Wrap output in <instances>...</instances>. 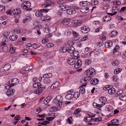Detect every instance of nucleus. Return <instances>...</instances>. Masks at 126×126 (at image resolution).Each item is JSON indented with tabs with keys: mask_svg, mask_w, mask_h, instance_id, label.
I'll return each mask as SVG.
<instances>
[{
	"mask_svg": "<svg viewBox=\"0 0 126 126\" xmlns=\"http://www.w3.org/2000/svg\"><path fill=\"white\" fill-rule=\"evenodd\" d=\"M99 100L100 103H102L101 104H97L95 103H94L93 105L94 107L95 108H96L99 109L101 108L102 106L105 104V103L107 101L106 98L105 97L103 96L100 97Z\"/></svg>",
	"mask_w": 126,
	"mask_h": 126,
	"instance_id": "obj_1",
	"label": "nucleus"
},
{
	"mask_svg": "<svg viewBox=\"0 0 126 126\" xmlns=\"http://www.w3.org/2000/svg\"><path fill=\"white\" fill-rule=\"evenodd\" d=\"M31 3L29 1H25L21 5V7L22 9H24L26 11H30L32 9L29 8L31 6Z\"/></svg>",
	"mask_w": 126,
	"mask_h": 126,
	"instance_id": "obj_2",
	"label": "nucleus"
},
{
	"mask_svg": "<svg viewBox=\"0 0 126 126\" xmlns=\"http://www.w3.org/2000/svg\"><path fill=\"white\" fill-rule=\"evenodd\" d=\"M71 43V45L68 43L69 42H68V43L69 46L68 47L67 51L68 53H70V55L71 56H73L74 57H76V56L75 54V48L73 47L72 46V44H71L73 43L72 42H70L69 43Z\"/></svg>",
	"mask_w": 126,
	"mask_h": 126,
	"instance_id": "obj_3",
	"label": "nucleus"
},
{
	"mask_svg": "<svg viewBox=\"0 0 126 126\" xmlns=\"http://www.w3.org/2000/svg\"><path fill=\"white\" fill-rule=\"evenodd\" d=\"M38 83L39 87L37 90H35L34 92V93L36 94H39L42 92L43 90L45 89L46 88L45 85L41 84L40 82H39Z\"/></svg>",
	"mask_w": 126,
	"mask_h": 126,
	"instance_id": "obj_4",
	"label": "nucleus"
},
{
	"mask_svg": "<svg viewBox=\"0 0 126 126\" xmlns=\"http://www.w3.org/2000/svg\"><path fill=\"white\" fill-rule=\"evenodd\" d=\"M91 79V78L89 77H87L83 78L80 80V82L83 84L82 86H84L86 85L87 83Z\"/></svg>",
	"mask_w": 126,
	"mask_h": 126,
	"instance_id": "obj_5",
	"label": "nucleus"
},
{
	"mask_svg": "<svg viewBox=\"0 0 126 126\" xmlns=\"http://www.w3.org/2000/svg\"><path fill=\"white\" fill-rule=\"evenodd\" d=\"M19 79L17 78H15L11 80V83L9 82L8 84L9 87L11 88L16 85L19 82Z\"/></svg>",
	"mask_w": 126,
	"mask_h": 126,
	"instance_id": "obj_6",
	"label": "nucleus"
},
{
	"mask_svg": "<svg viewBox=\"0 0 126 126\" xmlns=\"http://www.w3.org/2000/svg\"><path fill=\"white\" fill-rule=\"evenodd\" d=\"M95 73V70L92 68H89L85 72V74L88 76L94 74Z\"/></svg>",
	"mask_w": 126,
	"mask_h": 126,
	"instance_id": "obj_7",
	"label": "nucleus"
},
{
	"mask_svg": "<svg viewBox=\"0 0 126 126\" xmlns=\"http://www.w3.org/2000/svg\"><path fill=\"white\" fill-rule=\"evenodd\" d=\"M72 25L73 27H76L79 26L82 23V21L81 20H73L72 22Z\"/></svg>",
	"mask_w": 126,
	"mask_h": 126,
	"instance_id": "obj_8",
	"label": "nucleus"
},
{
	"mask_svg": "<svg viewBox=\"0 0 126 126\" xmlns=\"http://www.w3.org/2000/svg\"><path fill=\"white\" fill-rule=\"evenodd\" d=\"M76 58L77 59V61L74 65V67L75 68L77 69L80 67L82 64V62L81 60H77L78 57H76Z\"/></svg>",
	"mask_w": 126,
	"mask_h": 126,
	"instance_id": "obj_9",
	"label": "nucleus"
},
{
	"mask_svg": "<svg viewBox=\"0 0 126 126\" xmlns=\"http://www.w3.org/2000/svg\"><path fill=\"white\" fill-rule=\"evenodd\" d=\"M91 3L88 1H82L79 3L80 5L82 7H88L90 4Z\"/></svg>",
	"mask_w": 126,
	"mask_h": 126,
	"instance_id": "obj_10",
	"label": "nucleus"
},
{
	"mask_svg": "<svg viewBox=\"0 0 126 126\" xmlns=\"http://www.w3.org/2000/svg\"><path fill=\"white\" fill-rule=\"evenodd\" d=\"M63 97L61 95H58L56 96L55 99L53 100V102L54 103H56L57 102L63 101Z\"/></svg>",
	"mask_w": 126,
	"mask_h": 126,
	"instance_id": "obj_11",
	"label": "nucleus"
},
{
	"mask_svg": "<svg viewBox=\"0 0 126 126\" xmlns=\"http://www.w3.org/2000/svg\"><path fill=\"white\" fill-rule=\"evenodd\" d=\"M76 58L75 59L72 58L68 59L67 61V63L70 65H74L76 63L77 60Z\"/></svg>",
	"mask_w": 126,
	"mask_h": 126,
	"instance_id": "obj_12",
	"label": "nucleus"
},
{
	"mask_svg": "<svg viewBox=\"0 0 126 126\" xmlns=\"http://www.w3.org/2000/svg\"><path fill=\"white\" fill-rule=\"evenodd\" d=\"M81 110L79 108H77L76 109L73 114L75 115L76 117H79L81 116V115L80 113L81 111Z\"/></svg>",
	"mask_w": 126,
	"mask_h": 126,
	"instance_id": "obj_13",
	"label": "nucleus"
},
{
	"mask_svg": "<svg viewBox=\"0 0 126 126\" xmlns=\"http://www.w3.org/2000/svg\"><path fill=\"white\" fill-rule=\"evenodd\" d=\"M99 82L98 79L96 78L93 79L90 81V83L92 85H97Z\"/></svg>",
	"mask_w": 126,
	"mask_h": 126,
	"instance_id": "obj_14",
	"label": "nucleus"
},
{
	"mask_svg": "<svg viewBox=\"0 0 126 126\" xmlns=\"http://www.w3.org/2000/svg\"><path fill=\"white\" fill-rule=\"evenodd\" d=\"M118 35V32L116 31H113L109 34V35L111 37H114L115 38L117 37Z\"/></svg>",
	"mask_w": 126,
	"mask_h": 126,
	"instance_id": "obj_15",
	"label": "nucleus"
},
{
	"mask_svg": "<svg viewBox=\"0 0 126 126\" xmlns=\"http://www.w3.org/2000/svg\"><path fill=\"white\" fill-rule=\"evenodd\" d=\"M48 11V10L44 9L40 10L39 11V16H44L46 14V13Z\"/></svg>",
	"mask_w": 126,
	"mask_h": 126,
	"instance_id": "obj_16",
	"label": "nucleus"
},
{
	"mask_svg": "<svg viewBox=\"0 0 126 126\" xmlns=\"http://www.w3.org/2000/svg\"><path fill=\"white\" fill-rule=\"evenodd\" d=\"M105 45L106 48H109L112 46V43L110 40L108 41L105 43Z\"/></svg>",
	"mask_w": 126,
	"mask_h": 126,
	"instance_id": "obj_17",
	"label": "nucleus"
},
{
	"mask_svg": "<svg viewBox=\"0 0 126 126\" xmlns=\"http://www.w3.org/2000/svg\"><path fill=\"white\" fill-rule=\"evenodd\" d=\"M70 22V19L67 18L63 20L61 22V23L64 25H67L69 24Z\"/></svg>",
	"mask_w": 126,
	"mask_h": 126,
	"instance_id": "obj_18",
	"label": "nucleus"
},
{
	"mask_svg": "<svg viewBox=\"0 0 126 126\" xmlns=\"http://www.w3.org/2000/svg\"><path fill=\"white\" fill-rule=\"evenodd\" d=\"M81 31L84 33H86L89 31V29L87 27L82 26L81 28Z\"/></svg>",
	"mask_w": 126,
	"mask_h": 126,
	"instance_id": "obj_19",
	"label": "nucleus"
},
{
	"mask_svg": "<svg viewBox=\"0 0 126 126\" xmlns=\"http://www.w3.org/2000/svg\"><path fill=\"white\" fill-rule=\"evenodd\" d=\"M118 121V120L116 119H114L112 120L111 121V123L112 124V125L118 126L119 125V124H118L119 123Z\"/></svg>",
	"mask_w": 126,
	"mask_h": 126,
	"instance_id": "obj_20",
	"label": "nucleus"
},
{
	"mask_svg": "<svg viewBox=\"0 0 126 126\" xmlns=\"http://www.w3.org/2000/svg\"><path fill=\"white\" fill-rule=\"evenodd\" d=\"M72 33L74 38L75 41H76L78 40L79 39V34L74 31L72 32Z\"/></svg>",
	"mask_w": 126,
	"mask_h": 126,
	"instance_id": "obj_21",
	"label": "nucleus"
},
{
	"mask_svg": "<svg viewBox=\"0 0 126 126\" xmlns=\"http://www.w3.org/2000/svg\"><path fill=\"white\" fill-rule=\"evenodd\" d=\"M88 7H84L81 9V11L83 13H87L89 11Z\"/></svg>",
	"mask_w": 126,
	"mask_h": 126,
	"instance_id": "obj_22",
	"label": "nucleus"
},
{
	"mask_svg": "<svg viewBox=\"0 0 126 126\" xmlns=\"http://www.w3.org/2000/svg\"><path fill=\"white\" fill-rule=\"evenodd\" d=\"M120 48L119 47L118 45H116L114 48L113 50V54H115V55L117 54V53L118 51Z\"/></svg>",
	"mask_w": 126,
	"mask_h": 126,
	"instance_id": "obj_23",
	"label": "nucleus"
},
{
	"mask_svg": "<svg viewBox=\"0 0 126 126\" xmlns=\"http://www.w3.org/2000/svg\"><path fill=\"white\" fill-rule=\"evenodd\" d=\"M17 38V36L16 35H13L12 36H10L9 38L11 41H15L16 40Z\"/></svg>",
	"mask_w": 126,
	"mask_h": 126,
	"instance_id": "obj_24",
	"label": "nucleus"
},
{
	"mask_svg": "<svg viewBox=\"0 0 126 126\" xmlns=\"http://www.w3.org/2000/svg\"><path fill=\"white\" fill-rule=\"evenodd\" d=\"M10 49L9 52L13 54L15 53V48L13 45H11L10 46Z\"/></svg>",
	"mask_w": 126,
	"mask_h": 126,
	"instance_id": "obj_25",
	"label": "nucleus"
},
{
	"mask_svg": "<svg viewBox=\"0 0 126 126\" xmlns=\"http://www.w3.org/2000/svg\"><path fill=\"white\" fill-rule=\"evenodd\" d=\"M116 91L115 89L112 88H111L108 89V92L110 94H112L115 93Z\"/></svg>",
	"mask_w": 126,
	"mask_h": 126,
	"instance_id": "obj_26",
	"label": "nucleus"
},
{
	"mask_svg": "<svg viewBox=\"0 0 126 126\" xmlns=\"http://www.w3.org/2000/svg\"><path fill=\"white\" fill-rule=\"evenodd\" d=\"M65 98L66 99L68 100H70L72 99L73 98V94H68L65 96Z\"/></svg>",
	"mask_w": 126,
	"mask_h": 126,
	"instance_id": "obj_27",
	"label": "nucleus"
},
{
	"mask_svg": "<svg viewBox=\"0 0 126 126\" xmlns=\"http://www.w3.org/2000/svg\"><path fill=\"white\" fill-rule=\"evenodd\" d=\"M52 74L51 73H47L44 74L43 76V78L44 79L49 78L52 77Z\"/></svg>",
	"mask_w": 126,
	"mask_h": 126,
	"instance_id": "obj_28",
	"label": "nucleus"
},
{
	"mask_svg": "<svg viewBox=\"0 0 126 126\" xmlns=\"http://www.w3.org/2000/svg\"><path fill=\"white\" fill-rule=\"evenodd\" d=\"M111 19V18L108 16H106L103 19V22H107L110 21Z\"/></svg>",
	"mask_w": 126,
	"mask_h": 126,
	"instance_id": "obj_29",
	"label": "nucleus"
},
{
	"mask_svg": "<svg viewBox=\"0 0 126 126\" xmlns=\"http://www.w3.org/2000/svg\"><path fill=\"white\" fill-rule=\"evenodd\" d=\"M33 68V67L32 66L30 65L29 66H27L25 67H24L23 68V71H30Z\"/></svg>",
	"mask_w": 126,
	"mask_h": 126,
	"instance_id": "obj_30",
	"label": "nucleus"
},
{
	"mask_svg": "<svg viewBox=\"0 0 126 126\" xmlns=\"http://www.w3.org/2000/svg\"><path fill=\"white\" fill-rule=\"evenodd\" d=\"M30 15L27 14L26 16L27 17L23 19V22L24 23H25L28 20H30L31 19V18L30 17Z\"/></svg>",
	"mask_w": 126,
	"mask_h": 126,
	"instance_id": "obj_31",
	"label": "nucleus"
},
{
	"mask_svg": "<svg viewBox=\"0 0 126 126\" xmlns=\"http://www.w3.org/2000/svg\"><path fill=\"white\" fill-rule=\"evenodd\" d=\"M68 47H61L60 49V52L62 53H65L67 52Z\"/></svg>",
	"mask_w": 126,
	"mask_h": 126,
	"instance_id": "obj_32",
	"label": "nucleus"
},
{
	"mask_svg": "<svg viewBox=\"0 0 126 126\" xmlns=\"http://www.w3.org/2000/svg\"><path fill=\"white\" fill-rule=\"evenodd\" d=\"M58 82H55L51 86L50 89H52L57 87L58 86Z\"/></svg>",
	"mask_w": 126,
	"mask_h": 126,
	"instance_id": "obj_33",
	"label": "nucleus"
},
{
	"mask_svg": "<svg viewBox=\"0 0 126 126\" xmlns=\"http://www.w3.org/2000/svg\"><path fill=\"white\" fill-rule=\"evenodd\" d=\"M51 98L50 97H48L46 98L44 101V103L46 105L51 100Z\"/></svg>",
	"mask_w": 126,
	"mask_h": 126,
	"instance_id": "obj_34",
	"label": "nucleus"
},
{
	"mask_svg": "<svg viewBox=\"0 0 126 126\" xmlns=\"http://www.w3.org/2000/svg\"><path fill=\"white\" fill-rule=\"evenodd\" d=\"M64 102L63 101L58 102L57 103V106L59 107L60 109H62V105L64 104Z\"/></svg>",
	"mask_w": 126,
	"mask_h": 126,
	"instance_id": "obj_35",
	"label": "nucleus"
},
{
	"mask_svg": "<svg viewBox=\"0 0 126 126\" xmlns=\"http://www.w3.org/2000/svg\"><path fill=\"white\" fill-rule=\"evenodd\" d=\"M3 67L5 69V71H7L10 68L11 65L10 64H7L4 65Z\"/></svg>",
	"mask_w": 126,
	"mask_h": 126,
	"instance_id": "obj_36",
	"label": "nucleus"
},
{
	"mask_svg": "<svg viewBox=\"0 0 126 126\" xmlns=\"http://www.w3.org/2000/svg\"><path fill=\"white\" fill-rule=\"evenodd\" d=\"M119 99L122 101L126 100V96L123 94L119 97Z\"/></svg>",
	"mask_w": 126,
	"mask_h": 126,
	"instance_id": "obj_37",
	"label": "nucleus"
},
{
	"mask_svg": "<svg viewBox=\"0 0 126 126\" xmlns=\"http://www.w3.org/2000/svg\"><path fill=\"white\" fill-rule=\"evenodd\" d=\"M119 9L117 8V7L115 6V7H113L112 11V13H115V15L117 13V12L118 11Z\"/></svg>",
	"mask_w": 126,
	"mask_h": 126,
	"instance_id": "obj_38",
	"label": "nucleus"
},
{
	"mask_svg": "<svg viewBox=\"0 0 126 126\" xmlns=\"http://www.w3.org/2000/svg\"><path fill=\"white\" fill-rule=\"evenodd\" d=\"M43 82L45 83L48 84L50 82L51 80L49 78L43 79Z\"/></svg>",
	"mask_w": 126,
	"mask_h": 126,
	"instance_id": "obj_39",
	"label": "nucleus"
},
{
	"mask_svg": "<svg viewBox=\"0 0 126 126\" xmlns=\"http://www.w3.org/2000/svg\"><path fill=\"white\" fill-rule=\"evenodd\" d=\"M119 62L118 60L116 59L114 60L112 62V64L113 65L116 66L119 64Z\"/></svg>",
	"mask_w": 126,
	"mask_h": 126,
	"instance_id": "obj_40",
	"label": "nucleus"
},
{
	"mask_svg": "<svg viewBox=\"0 0 126 126\" xmlns=\"http://www.w3.org/2000/svg\"><path fill=\"white\" fill-rule=\"evenodd\" d=\"M80 95L79 92H76L74 93L73 94V97L75 98H77L79 97Z\"/></svg>",
	"mask_w": 126,
	"mask_h": 126,
	"instance_id": "obj_41",
	"label": "nucleus"
},
{
	"mask_svg": "<svg viewBox=\"0 0 126 126\" xmlns=\"http://www.w3.org/2000/svg\"><path fill=\"white\" fill-rule=\"evenodd\" d=\"M84 121H86L87 122H92V119L90 116L88 117H85L84 118Z\"/></svg>",
	"mask_w": 126,
	"mask_h": 126,
	"instance_id": "obj_42",
	"label": "nucleus"
},
{
	"mask_svg": "<svg viewBox=\"0 0 126 126\" xmlns=\"http://www.w3.org/2000/svg\"><path fill=\"white\" fill-rule=\"evenodd\" d=\"M126 10V7H122L120 10L118 12V15H119V13H121V14H122V13H123V12L125 10Z\"/></svg>",
	"mask_w": 126,
	"mask_h": 126,
	"instance_id": "obj_43",
	"label": "nucleus"
},
{
	"mask_svg": "<svg viewBox=\"0 0 126 126\" xmlns=\"http://www.w3.org/2000/svg\"><path fill=\"white\" fill-rule=\"evenodd\" d=\"M94 54L95 55H98L100 54V50L98 49H95L94 50Z\"/></svg>",
	"mask_w": 126,
	"mask_h": 126,
	"instance_id": "obj_44",
	"label": "nucleus"
},
{
	"mask_svg": "<svg viewBox=\"0 0 126 126\" xmlns=\"http://www.w3.org/2000/svg\"><path fill=\"white\" fill-rule=\"evenodd\" d=\"M85 88L82 87H80V88L79 90V93L81 94H83L85 93Z\"/></svg>",
	"mask_w": 126,
	"mask_h": 126,
	"instance_id": "obj_45",
	"label": "nucleus"
},
{
	"mask_svg": "<svg viewBox=\"0 0 126 126\" xmlns=\"http://www.w3.org/2000/svg\"><path fill=\"white\" fill-rule=\"evenodd\" d=\"M54 45L52 43H50L46 44L45 47L47 48H50L54 46Z\"/></svg>",
	"mask_w": 126,
	"mask_h": 126,
	"instance_id": "obj_46",
	"label": "nucleus"
},
{
	"mask_svg": "<svg viewBox=\"0 0 126 126\" xmlns=\"http://www.w3.org/2000/svg\"><path fill=\"white\" fill-rule=\"evenodd\" d=\"M122 69L120 68H118L115 69L114 71V73L115 74H116L120 73Z\"/></svg>",
	"mask_w": 126,
	"mask_h": 126,
	"instance_id": "obj_47",
	"label": "nucleus"
},
{
	"mask_svg": "<svg viewBox=\"0 0 126 126\" xmlns=\"http://www.w3.org/2000/svg\"><path fill=\"white\" fill-rule=\"evenodd\" d=\"M121 3L120 1L117 0L113 1V3L114 5H120Z\"/></svg>",
	"mask_w": 126,
	"mask_h": 126,
	"instance_id": "obj_48",
	"label": "nucleus"
},
{
	"mask_svg": "<svg viewBox=\"0 0 126 126\" xmlns=\"http://www.w3.org/2000/svg\"><path fill=\"white\" fill-rule=\"evenodd\" d=\"M111 87L112 86L111 85H106L103 87V89L105 91L108 90L109 88Z\"/></svg>",
	"mask_w": 126,
	"mask_h": 126,
	"instance_id": "obj_49",
	"label": "nucleus"
},
{
	"mask_svg": "<svg viewBox=\"0 0 126 126\" xmlns=\"http://www.w3.org/2000/svg\"><path fill=\"white\" fill-rule=\"evenodd\" d=\"M112 79V80L114 82L116 81L118 79V78L117 76L116 75H114L113 76Z\"/></svg>",
	"mask_w": 126,
	"mask_h": 126,
	"instance_id": "obj_50",
	"label": "nucleus"
},
{
	"mask_svg": "<svg viewBox=\"0 0 126 126\" xmlns=\"http://www.w3.org/2000/svg\"><path fill=\"white\" fill-rule=\"evenodd\" d=\"M98 3V1L97 0H92L91 2V4L93 6L94 5H96Z\"/></svg>",
	"mask_w": 126,
	"mask_h": 126,
	"instance_id": "obj_51",
	"label": "nucleus"
},
{
	"mask_svg": "<svg viewBox=\"0 0 126 126\" xmlns=\"http://www.w3.org/2000/svg\"><path fill=\"white\" fill-rule=\"evenodd\" d=\"M85 64L86 65H89L91 63L92 61L91 60L86 59L85 60Z\"/></svg>",
	"mask_w": 126,
	"mask_h": 126,
	"instance_id": "obj_52",
	"label": "nucleus"
},
{
	"mask_svg": "<svg viewBox=\"0 0 126 126\" xmlns=\"http://www.w3.org/2000/svg\"><path fill=\"white\" fill-rule=\"evenodd\" d=\"M59 7L62 10H66V6H64L63 5H61L60 6H59Z\"/></svg>",
	"mask_w": 126,
	"mask_h": 126,
	"instance_id": "obj_53",
	"label": "nucleus"
},
{
	"mask_svg": "<svg viewBox=\"0 0 126 126\" xmlns=\"http://www.w3.org/2000/svg\"><path fill=\"white\" fill-rule=\"evenodd\" d=\"M46 14L44 16H42L41 17V19L43 21H45L46 20L48 19L47 18V17L46 16Z\"/></svg>",
	"mask_w": 126,
	"mask_h": 126,
	"instance_id": "obj_54",
	"label": "nucleus"
},
{
	"mask_svg": "<svg viewBox=\"0 0 126 126\" xmlns=\"http://www.w3.org/2000/svg\"><path fill=\"white\" fill-rule=\"evenodd\" d=\"M55 117H48L46 118V119L47 121H51L53 120L55 118Z\"/></svg>",
	"mask_w": 126,
	"mask_h": 126,
	"instance_id": "obj_55",
	"label": "nucleus"
},
{
	"mask_svg": "<svg viewBox=\"0 0 126 126\" xmlns=\"http://www.w3.org/2000/svg\"><path fill=\"white\" fill-rule=\"evenodd\" d=\"M45 3L47 5L48 7L51 5V2L49 0L45 1Z\"/></svg>",
	"mask_w": 126,
	"mask_h": 126,
	"instance_id": "obj_56",
	"label": "nucleus"
},
{
	"mask_svg": "<svg viewBox=\"0 0 126 126\" xmlns=\"http://www.w3.org/2000/svg\"><path fill=\"white\" fill-rule=\"evenodd\" d=\"M72 8L75 10H78L80 9V8L75 4H73L72 6Z\"/></svg>",
	"mask_w": 126,
	"mask_h": 126,
	"instance_id": "obj_57",
	"label": "nucleus"
},
{
	"mask_svg": "<svg viewBox=\"0 0 126 126\" xmlns=\"http://www.w3.org/2000/svg\"><path fill=\"white\" fill-rule=\"evenodd\" d=\"M100 24V22L98 21H94L93 23V25L97 26L99 25Z\"/></svg>",
	"mask_w": 126,
	"mask_h": 126,
	"instance_id": "obj_58",
	"label": "nucleus"
},
{
	"mask_svg": "<svg viewBox=\"0 0 126 126\" xmlns=\"http://www.w3.org/2000/svg\"><path fill=\"white\" fill-rule=\"evenodd\" d=\"M65 2L64 0H57V2L59 4H63Z\"/></svg>",
	"mask_w": 126,
	"mask_h": 126,
	"instance_id": "obj_59",
	"label": "nucleus"
},
{
	"mask_svg": "<svg viewBox=\"0 0 126 126\" xmlns=\"http://www.w3.org/2000/svg\"><path fill=\"white\" fill-rule=\"evenodd\" d=\"M21 10L20 9H18V10L17 9V16H18V17H20V16L19 14H20L21 12Z\"/></svg>",
	"mask_w": 126,
	"mask_h": 126,
	"instance_id": "obj_60",
	"label": "nucleus"
},
{
	"mask_svg": "<svg viewBox=\"0 0 126 126\" xmlns=\"http://www.w3.org/2000/svg\"><path fill=\"white\" fill-rule=\"evenodd\" d=\"M107 109L110 112H112L113 109V108L110 106H109Z\"/></svg>",
	"mask_w": 126,
	"mask_h": 126,
	"instance_id": "obj_61",
	"label": "nucleus"
},
{
	"mask_svg": "<svg viewBox=\"0 0 126 126\" xmlns=\"http://www.w3.org/2000/svg\"><path fill=\"white\" fill-rule=\"evenodd\" d=\"M23 32V30L21 28H18L17 30V32L20 34L21 33Z\"/></svg>",
	"mask_w": 126,
	"mask_h": 126,
	"instance_id": "obj_62",
	"label": "nucleus"
},
{
	"mask_svg": "<svg viewBox=\"0 0 126 126\" xmlns=\"http://www.w3.org/2000/svg\"><path fill=\"white\" fill-rule=\"evenodd\" d=\"M67 13L69 15L72 14V9H68L66 10Z\"/></svg>",
	"mask_w": 126,
	"mask_h": 126,
	"instance_id": "obj_63",
	"label": "nucleus"
},
{
	"mask_svg": "<svg viewBox=\"0 0 126 126\" xmlns=\"http://www.w3.org/2000/svg\"><path fill=\"white\" fill-rule=\"evenodd\" d=\"M37 116L39 117L45 118L46 117V115L44 114L41 115L38 114L37 115Z\"/></svg>",
	"mask_w": 126,
	"mask_h": 126,
	"instance_id": "obj_64",
	"label": "nucleus"
}]
</instances>
